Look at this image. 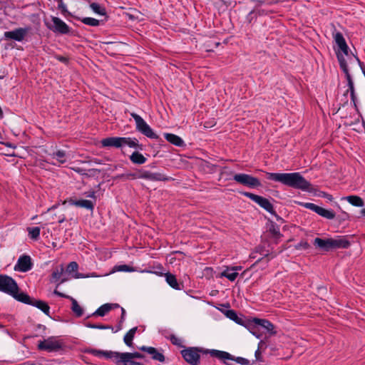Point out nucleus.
<instances>
[{"label": "nucleus", "instance_id": "61", "mask_svg": "<svg viewBox=\"0 0 365 365\" xmlns=\"http://www.w3.org/2000/svg\"><path fill=\"white\" fill-rule=\"evenodd\" d=\"M65 220V217H63L62 219L59 220V223H62Z\"/></svg>", "mask_w": 365, "mask_h": 365}, {"label": "nucleus", "instance_id": "18", "mask_svg": "<svg viewBox=\"0 0 365 365\" xmlns=\"http://www.w3.org/2000/svg\"><path fill=\"white\" fill-rule=\"evenodd\" d=\"M103 147L122 148V137H110L101 140Z\"/></svg>", "mask_w": 365, "mask_h": 365}, {"label": "nucleus", "instance_id": "1", "mask_svg": "<svg viewBox=\"0 0 365 365\" xmlns=\"http://www.w3.org/2000/svg\"><path fill=\"white\" fill-rule=\"evenodd\" d=\"M267 178L284 185L301 190L305 192H312V185L300 173H267Z\"/></svg>", "mask_w": 365, "mask_h": 365}, {"label": "nucleus", "instance_id": "3", "mask_svg": "<svg viewBox=\"0 0 365 365\" xmlns=\"http://www.w3.org/2000/svg\"><path fill=\"white\" fill-rule=\"evenodd\" d=\"M334 40L337 46L335 49L336 55L339 63L340 68L344 73H347L348 65L346 56H349V48L343 35L340 32H336L333 35Z\"/></svg>", "mask_w": 365, "mask_h": 365}, {"label": "nucleus", "instance_id": "19", "mask_svg": "<svg viewBox=\"0 0 365 365\" xmlns=\"http://www.w3.org/2000/svg\"><path fill=\"white\" fill-rule=\"evenodd\" d=\"M51 159L54 160L56 163H53V165H60L67 161L68 156L66 153L63 150H57L51 154H49Z\"/></svg>", "mask_w": 365, "mask_h": 365}, {"label": "nucleus", "instance_id": "44", "mask_svg": "<svg viewBox=\"0 0 365 365\" xmlns=\"http://www.w3.org/2000/svg\"><path fill=\"white\" fill-rule=\"evenodd\" d=\"M63 267H61L60 269H56V270L53 271L52 273V279L54 281L59 280L61 277V274L63 273Z\"/></svg>", "mask_w": 365, "mask_h": 365}, {"label": "nucleus", "instance_id": "30", "mask_svg": "<svg viewBox=\"0 0 365 365\" xmlns=\"http://www.w3.org/2000/svg\"><path fill=\"white\" fill-rule=\"evenodd\" d=\"M225 315L230 319L235 322L237 324L242 325L244 324V320L240 318L236 312L232 309H228L225 312Z\"/></svg>", "mask_w": 365, "mask_h": 365}, {"label": "nucleus", "instance_id": "10", "mask_svg": "<svg viewBox=\"0 0 365 365\" xmlns=\"http://www.w3.org/2000/svg\"><path fill=\"white\" fill-rule=\"evenodd\" d=\"M30 26H26L24 28H17L12 31H6L4 34V37L6 40H14L16 41H23L28 34V33L31 31Z\"/></svg>", "mask_w": 365, "mask_h": 365}, {"label": "nucleus", "instance_id": "12", "mask_svg": "<svg viewBox=\"0 0 365 365\" xmlns=\"http://www.w3.org/2000/svg\"><path fill=\"white\" fill-rule=\"evenodd\" d=\"M38 348L47 351H57L61 348V343L56 337L51 336L46 339L40 341L38 344Z\"/></svg>", "mask_w": 365, "mask_h": 365}, {"label": "nucleus", "instance_id": "45", "mask_svg": "<svg viewBox=\"0 0 365 365\" xmlns=\"http://www.w3.org/2000/svg\"><path fill=\"white\" fill-rule=\"evenodd\" d=\"M78 265L76 262H71L67 267V271L70 273L76 272L78 270Z\"/></svg>", "mask_w": 365, "mask_h": 365}, {"label": "nucleus", "instance_id": "49", "mask_svg": "<svg viewBox=\"0 0 365 365\" xmlns=\"http://www.w3.org/2000/svg\"><path fill=\"white\" fill-rule=\"evenodd\" d=\"M121 322H123L125 317V310L123 307H121Z\"/></svg>", "mask_w": 365, "mask_h": 365}, {"label": "nucleus", "instance_id": "48", "mask_svg": "<svg viewBox=\"0 0 365 365\" xmlns=\"http://www.w3.org/2000/svg\"><path fill=\"white\" fill-rule=\"evenodd\" d=\"M322 196L327 198L329 201H331L333 200V197L331 195L327 194L326 192H322Z\"/></svg>", "mask_w": 365, "mask_h": 365}, {"label": "nucleus", "instance_id": "33", "mask_svg": "<svg viewBox=\"0 0 365 365\" xmlns=\"http://www.w3.org/2000/svg\"><path fill=\"white\" fill-rule=\"evenodd\" d=\"M142 178H145V179L150 180H153V181L164 180L163 176L160 173H150V172H145L142 175Z\"/></svg>", "mask_w": 365, "mask_h": 365}, {"label": "nucleus", "instance_id": "39", "mask_svg": "<svg viewBox=\"0 0 365 365\" xmlns=\"http://www.w3.org/2000/svg\"><path fill=\"white\" fill-rule=\"evenodd\" d=\"M81 22L86 25L91 26H98L100 24V21L92 17H84L81 19Z\"/></svg>", "mask_w": 365, "mask_h": 365}, {"label": "nucleus", "instance_id": "34", "mask_svg": "<svg viewBox=\"0 0 365 365\" xmlns=\"http://www.w3.org/2000/svg\"><path fill=\"white\" fill-rule=\"evenodd\" d=\"M29 237L34 240H38L41 233V229L38 227H27Z\"/></svg>", "mask_w": 365, "mask_h": 365}, {"label": "nucleus", "instance_id": "15", "mask_svg": "<svg viewBox=\"0 0 365 365\" xmlns=\"http://www.w3.org/2000/svg\"><path fill=\"white\" fill-rule=\"evenodd\" d=\"M32 268L31 257L28 255L21 256L14 266V270L22 272L29 271Z\"/></svg>", "mask_w": 365, "mask_h": 365}, {"label": "nucleus", "instance_id": "52", "mask_svg": "<svg viewBox=\"0 0 365 365\" xmlns=\"http://www.w3.org/2000/svg\"><path fill=\"white\" fill-rule=\"evenodd\" d=\"M224 363L226 364L227 365H235V364H237L235 361H230V360H226L225 361H224Z\"/></svg>", "mask_w": 365, "mask_h": 365}, {"label": "nucleus", "instance_id": "8", "mask_svg": "<svg viewBox=\"0 0 365 365\" xmlns=\"http://www.w3.org/2000/svg\"><path fill=\"white\" fill-rule=\"evenodd\" d=\"M210 354L212 356L221 359L223 361H225L226 360L235 361L240 365H249L250 364L249 360L243 357H235L226 351L212 349L210 350Z\"/></svg>", "mask_w": 365, "mask_h": 365}, {"label": "nucleus", "instance_id": "9", "mask_svg": "<svg viewBox=\"0 0 365 365\" xmlns=\"http://www.w3.org/2000/svg\"><path fill=\"white\" fill-rule=\"evenodd\" d=\"M210 354L212 356L221 359L223 361H225L226 360L235 361L240 365H249L250 364L249 360L243 357H235L226 351L212 349L210 350Z\"/></svg>", "mask_w": 365, "mask_h": 365}, {"label": "nucleus", "instance_id": "24", "mask_svg": "<svg viewBox=\"0 0 365 365\" xmlns=\"http://www.w3.org/2000/svg\"><path fill=\"white\" fill-rule=\"evenodd\" d=\"M165 138L170 143L177 146H182L184 144L182 139L175 134L165 133Z\"/></svg>", "mask_w": 365, "mask_h": 365}, {"label": "nucleus", "instance_id": "22", "mask_svg": "<svg viewBox=\"0 0 365 365\" xmlns=\"http://www.w3.org/2000/svg\"><path fill=\"white\" fill-rule=\"evenodd\" d=\"M242 326L246 327L250 331V332L257 339L262 337V334L259 331V325L255 324L253 322V319L246 323L244 322V324H242Z\"/></svg>", "mask_w": 365, "mask_h": 365}, {"label": "nucleus", "instance_id": "2", "mask_svg": "<svg viewBox=\"0 0 365 365\" xmlns=\"http://www.w3.org/2000/svg\"><path fill=\"white\" fill-rule=\"evenodd\" d=\"M0 291L10 294L19 302L28 300V294L19 292L15 280L7 275L0 274Z\"/></svg>", "mask_w": 365, "mask_h": 365}, {"label": "nucleus", "instance_id": "47", "mask_svg": "<svg viewBox=\"0 0 365 365\" xmlns=\"http://www.w3.org/2000/svg\"><path fill=\"white\" fill-rule=\"evenodd\" d=\"M53 294L56 295H58L59 297H64V298L69 299H71V298H72V297L66 295L63 293H61V292L57 291V290H54Z\"/></svg>", "mask_w": 365, "mask_h": 365}, {"label": "nucleus", "instance_id": "28", "mask_svg": "<svg viewBox=\"0 0 365 365\" xmlns=\"http://www.w3.org/2000/svg\"><path fill=\"white\" fill-rule=\"evenodd\" d=\"M130 160L134 164L138 165H142L147 160L146 158H145L141 153L137 151L132 153V155L130 156Z\"/></svg>", "mask_w": 365, "mask_h": 365}, {"label": "nucleus", "instance_id": "17", "mask_svg": "<svg viewBox=\"0 0 365 365\" xmlns=\"http://www.w3.org/2000/svg\"><path fill=\"white\" fill-rule=\"evenodd\" d=\"M141 351L147 352L150 354L153 359L158 361L160 362H163L165 361L164 355L159 352L155 348L152 346H143L139 348Z\"/></svg>", "mask_w": 365, "mask_h": 365}, {"label": "nucleus", "instance_id": "51", "mask_svg": "<svg viewBox=\"0 0 365 365\" xmlns=\"http://www.w3.org/2000/svg\"><path fill=\"white\" fill-rule=\"evenodd\" d=\"M74 277L76 278V279H78V278H86V275H83V274H80V273H76V274L74 275Z\"/></svg>", "mask_w": 365, "mask_h": 365}, {"label": "nucleus", "instance_id": "55", "mask_svg": "<svg viewBox=\"0 0 365 365\" xmlns=\"http://www.w3.org/2000/svg\"><path fill=\"white\" fill-rule=\"evenodd\" d=\"M256 2H257L256 6H261L262 4H264V1H259V0H257V1H256Z\"/></svg>", "mask_w": 365, "mask_h": 365}, {"label": "nucleus", "instance_id": "27", "mask_svg": "<svg viewBox=\"0 0 365 365\" xmlns=\"http://www.w3.org/2000/svg\"><path fill=\"white\" fill-rule=\"evenodd\" d=\"M138 330V327H133L130 329L124 336L123 341L124 343L128 346H131L133 345V340L135 336V334Z\"/></svg>", "mask_w": 365, "mask_h": 365}, {"label": "nucleus", "instance_id": "16", "mask_svg": "<svg viewBox=\"0 0 365 365\" xmlns=\"http://www.w3.org/2000/svg\"><path fill=\"white\" fill-rule=\"evenodd\" d=\"M24 304L32 305L40 310H41L47 316L50 315V307L48 304L43 301L31 299L28 295V300L26 302H22Z\"/></svg>", "mask_w": 365, "mask_h": 365}, {"label": "nucleus", "instance_id": "31", "mask_svg": "<svg viewBox=\"0 0 365 365\" xmlns=\"http://www.w3.org/2000/svg\"><path fill=\"white\" fill-rule=\"evenodd\" d=\"M125 145L133 148H138V140L135 138L122 137V147Z\"/></svg>", "mask_w": 365, "mask_h": 365}, {"label": "nucleus", "instance_id": "50", "mask_svg": "<svg viewBox=\"0 0 365 365\" xmlns=\"http://www.w3.org/2000/svg\"><path fill=\"white\" fill-rule=\"evenodd\" d=\"M86 197H91V198H95L96 197V194H95V192H89L88 193L86 194Z\"/></svg>", "mask_w": 365, "mask_h": 365}, {"label": "nucleus", "instance_id": "63", "mask_svg": "<svg viewBox=\"0 0 365 365\" xmlns=\"http://www.w3.org/2000/svg\"><path fill=\"white\" fill-rule=\"evenodd\" d=\"M276 234H279V231H274Z\"/></svg>", "mask_w": 365, "mask_h": 365}, {"label": "nucleus", "instance_id": "57", "mask_svg": "<svg viewBox=\"0 0 365 365\" xmlns=\"http://www.w3.org/2000/svg\"><path fill=\"white\" fill-rule=\"evenodd\" d=\"M258 15H264L265 13L263 10H259L257 11Z\"/></svg>", "mask_w": 365, "mask_h": 365}, {"label": "nucleus", "instance_id": "21", "mask_svg": "<svg viewBox=\"0 0 365 365\" xmlns=\"http://www.w3.org/2000/svg\"><path fill=\"white\" fill-rule=\"evenodd\" d=\"M253 322L259 325V327H261L265 330H267V332H269L271 334H274L276 333L275 331L274 330V325L267 319L254 318Z\"/></svg>", "mask_w": 365, "mask_h": 365}, {"label": "nucleus", "instance_id": "26", "mask_svg": "<svg viewBox=\"0 0 365 365\" xmlns=\"http://www.w3.org/2000/svg\"><path fill=\"white\" fill-rule=\"evenodd\" d=\"M238 276V272H236L232 267H227L221 274L220 277H226L230 281L233 282Z\"/></svg>", "mask_w": 365, "mask_h": 365}, {"label": "nucleus", "instance_id": "60", "mask_svg": "<svg viewBox=\"0 0 365 365\" xmlns=\"http://www.w3.org/2000/svg\"><path fill=\"white\" fill-rule=\"evenodd\" d=\"M255 12V10H253V11H250V12L249 13V14H248V16H252Z\"/></svg>", "mask_w": 365, "mask_h": 365}, {"label": "nucleus", "instance_id": "5", "mask_svg": "<svg viewBox=\"0 0 365 365\" xmlns=\"http://www.w3.org/2000/svg\"><path fill=\"white\" fill-rule=\"evenodd\" d=\"M93 353L95 356L101 357L103 356L107 359L114 358V359H128L130 360H134V359H142L143 355L138 352L134 353H118L113 351H104L101 350H94Z\"/></svg>", "mask_w": 365, "mask_h": 365}, {"label": "nucleus", "instance_id": "59", "mask_svg": "<svg viewBox=\"0 0 365 365\" xmlns=\"http://www.w3.org/2000/svg\"><path fill=\"white\" fill-rule=\"evenodd\" d=\"M260 354V351L259 350V349L255 351V356L257 357V359L258 358V356Z\"/></svg>", "mask_w": 365, "mask_h": 365}, {"label": "nucleus", "instance_id": "25", "mask_svg": "<svg viewBox=\"0 0 365 365\" xmlns=\"http://www.w3.org/2000/svg\"><path fill=\"white\" fill-rule=\"evenodd\" d=\"M166 282L173 289L176 290H180V287L178 284L177 279L175 275L170 273H166L165 274Z\"/></svg>", "mask_w": 365, "mask_h": 365}, {"label": "nucleus", "instance_id": "54", "mask_svg": "<svg viewBox=\"0 0 365 365\" xmlns=\"http://www.w3.org/2000/svg\"><path fill=\"white\" fill-rule=\"evenodd\" d=\"M98 275H97L96 273H91L90 274L86 275V277H98Z\"/></svg>", "mask_w": 365, "mask_h": 365}, {"label": "nucleus", "instance_id": "38", "mask_svg": "<svg viewBox=\"0 0 365 365\" xmlns=\"http://www.w3.org/2000/svg\"><path fill=\"white\" fill-rule=\"evenodd\" d=\"M117 365H144L142 363L128 359H115Z\"/></svg>", "mask_w": 365, "mask_h": 365}, {"label": "nucleus", "instance_id": "36", "mask_svg": "<svg viewBox=\"0 0 365 365\" xmlns=\"http://www.w3.org/2000/svg\"><path fill=\"white\" fill-rule=\"evenodd\" d=\"M345 76H346V79H347L348 83H349V91H350L351 101L355 104L356 96H355V93H354V84H353V82L351 81V76L349 74V70H347V73H345Z\"/></svg>", "mask_w": 365, "mask_h": 365}, {"label": "nucleus", "instance_id": "35", "mask_svg": "<svg viewBox=\"0 0 365 365\" xmlns=\"http://www.w3.org/2000/svg\"><path fill=\"white\" fill-rule=\"evenodd\" d=\"M317 214L329 220H332L335 217V213L329 210H326L323 207H319L317 211Z\"/></svg>", "mask_w": 365, "mask_h": 365}, {"label": "nucleus", "instance_id": "4", "mask_svg": "<svg viewBox=\"0 0 365 365\" xmlns=\"http://www.w3.org/2000/svg\"><path fill=\"white\" fill-rule=\"evenodd\" d=\"M314 245L320 250L328 252L339 248H347L350 243L341 237L326 239L317 237L314 239Z\"/></svg>", "mask_w": 365, "mask_h": 365}, {"label": "nucleus", "instance_id": "13", "mask_svg": "<svg viewBox=\"0 0 365 365\" xmlns=\"http://www.w3.org/2000/svg\"><path fill=\"white\" fill-rule=\"evenodd\" d=\"M184 359L192 365H197L200 361L199 350L195 347H190L181 351Z\"/></svg>", "mask_w": 365, "mask_h": 365}, {"label": "nucleus", "instance_id": "29", "mask_svg": "<svg viewBox=\"0 0 365 365\" xmlns=\"http://www.w3.org/2000/svg\"><path fill=\"white\" fill-rule=\"evenodd\" d=\"M71 310L77 317H80L83 314V309L78 304V302L74 298H71Z\"/></svg>", "mask_w": 365, "mask_h": 365}, {"label": "nucleus", "instance_id": "43", "mask_svg": "<svg viewBox=\"0 0 365 365\" xmlns=\"http://www.w3.org/2000/svg\"><path fill=\"white\" fill-rule=\"evenodd\" d=\"M58 8L61 10L63 15L66 16L68 14H70L67 9V6L66 5V4H64L63 0H58Z\"/></svg>", "mask_w": 365, "mask_h": 365}, {"label": "nucleus", "instance_id": "7", "mask_svg": "<svg viewBox=\"0 0 365 365\" xmlns=\"http://www.w3.org/2000/svg\"><path fill=\"white\" fill-rule=\"evenodd\" d=\"M233 180L237 182L250 188L261 186V182L258 178L245 173L235 174L233 176Z\"/></svg>", "mask_w": 365, "mask_h": 365}, {"label": "nucleus", "instance_id": "53", "mask_svg": "<svg viewBox=\"0 0 365 365\" xmlns=\"http://www.w3.org/2000/svg\"><path fill=\"white\" fill-rule=\"evenodd\" d=\"M232 269H234L236 272H237L238 271L242 269V267H240V266L232 267Z\"/></svg>", "mask_w": 365, "mask_h": 365}, {"label": "nucleus", "instance_id": "46", "mask_svg": "<svg viewBox=\"0 0 365 365\" xmlns=\"http://www.w3.org/2000/svg\"><path fill=\"white\" fill-rule=\"evenodd\" d=\"M170 340L175 345L180 346H182V339L178 338L175 335H171L170 336Z\"/></svg>", "mask_w": 365, "mask_h": 365}, {"label": "nucleus", "instance_id": "56", "mask_svg": "<svg viewBox=\"0 0 365 365\" xmlns=\"http://www.w3.org/2000/svg\"><path fill=\"white\" fill-rule=\"evenodd\" d=\"M4 144V143H2ZM5 145L8 146V147H10V148H16L15 146H14L11 143H4Z\"/></svg>", "mask_w": 365, "mask_h": 365}, {"label": "nucleus", "instance_id": "58", "mask_svg": "<svg viewBox=\"0 0 365 365\" xmlns=\"http://www.w3.org/2000/svg\"><path fill=\"white\" fill-rule=\"evenodd\" d=\"M58 207V205H54L48 209V211H50L51 210L56 209Z\"/></svg>", "mask_w": 365, "mask_h": 365}, {"label": "nucleus", "instance_id": "6", "mask_svg": "<svg viewBox=\"0 0 365 365\" xmlns=\"http://www.w3.org/2000/svg\"><path fill=\"white\" fill-rule=\"evenodd\" d=\"M130 115L135 122L136 129L142 134L150 139H158V135L155 134L150 125L139 115L132 113Z\"/></svg>", "mask_w": 365, "mask_h": 365}, {"label": "nucleus", "instance_id": "37", "mask_svg": "<svg viewBox=\"0 0 365 365\" xmlns=\"http://www.w3.org/2000/svg\"><path fill=\"white\" fill-rule=\"evenodd\" d=\"M90 7L96 14L101 16H105L106 14V9L97 3L91 4Z\"/></svg>", "mask_w": 365, "mask_h": 365}, {"label": "nucleus", "instance_id": "64", "mask_svg": "<svg viewBox=\"0 0 365 365\" xmlns=\"http://www.w3.org/2000/svg\"><path fill=\"white\" fill-rule=\"evenodd\" d=\"M150 272V271H145V270H143V271H142V272Z\"/></svg>", "mask_w": 365, "mask_h": 365}, {"label": "nucleus", "instance_id": "14", "mask_svg": "<svg viewBox=\"0 0 365 365\" xmlns=\"http://www.w3.org/2000/svg\"><path fill=\"white\" fill-rule=\"evenodd\" d=\"M51 21L53 22V26H48V27L53 32L61 34H66L70 32L69 26L58 17L52 16Z\"/></svg>", "mask_w": 365, "mask_h": 365}, {"label": "nucleus", "instance_id": "62", "mask_svg": "<svg viewBox=\"0 0 365 365\" xmlns=\"http://www.w3.org/2000/svg\"><path fill=\"white\" fill-rule=\"evenodd\" d=\"M262 344H263V341H260L259 343V346H260Z\"/></svg>", "mask_w": 365, "mask_h": 365}, {"label": "nucleus", "instance_id": "11", "mask_svg": "<svg viewBox=\"0 0 365 365\" xmlns=\"http://www.w3.org/2000/svg\"><path fill=\"white\" fill-rule=\"evenodd\" d=\"M242 195L249 197L250 200L256 202L257 205H259L261 207L264 208L268 212L271 214L274 213L273 205L269 201V200L262 196L247 192H242Z\"/></svg>", "mask_w": 365, "mask_h": 365}, {"label": "nucleus", "instance_id": "40", "mask_svg": "<svg viewBox=\"0 0 365 365\" xmlns=\"http://www.w3.org/2000/svg\"><path fill=\"white\" fill-rule=\"evenodd\" d=\"M299 205L307 208V209H309V210H312L313 212L317 213V211L319 210V206L314 204V203H312V202H299Z\"/></svg>", "mask_w": 365, "mask_h": 365}, {"label": "nucleus", "instance_id": "32", "mask_svg": "<svg viewBox=\"0 0 365 365\" xmlns=\"http://www.w3.org/2000/svg\"><path fill=\"white\" fill-rule=\"evenodd\" d=\"M351 205L356 207H363L364 205L363 200L356 195H349L345 198Z\"/></svg>", "mask_w": 365, "mask_h": 365}, {"label": "nucleus", "instance_id": "42", "mask_svg": "<svg viewBox=\"0 0 365 365\" xmlns=\"http://www.w3.org/2000/svg\"><path fill=\"white\" fill-rule=\"evenodd\" d=\"M86 327L91 329H111L113 331V328L110 326L103 325V324H95L91 323L86 324Z\"/></svg>", "mask_w": 365, "mask_h": 365}, {"label": "nucleus", "instance_id": "20", "mask_svg": "<svg viewBox=\"0 0 365 365\" xmlns=\"http://www.w3.org/2000/svg\"><path fill=\"white\" fill-rule=\"evenodd\" d=\"M119 307L118 304H104L102 306H101L99 308H98L95 312L93 313V316H100L103 317L105 316L108 312H110L111 309Z\"/></svg>", "mask_w": 365, "mask_h": 365}, {"label": "nucleus", "instance_id": "41", "mask_svg": "<svg viewBox=\"0 0 365 365\" xmlns=\"http://www.w3.org/2000/svg\"><path fill=\"white\" fill-rule=\"evenodd\" d=\"M114 269H115V271H117V272H135V269L133 267H130V266L126 265V264H122V265L115 266L114 267Z\"/></svg>", "mask_w": 365, "mask_h": 365}, {"label": "nucleus", "instance_id": "23", "mask_svg": "<svg viewBox=\"0 0 365 365\" xmlns=\"http://www.w3.org/2000/svg\"><path fill=\"white\" fill-rule=\"evenodd\" d=\"M71 205H73L76 207H84L89 210H93L94 208V203L88 200H80L73 201Z\"/></svg>", "mask_w": 365, "mask_h": 365}]
</instances>
